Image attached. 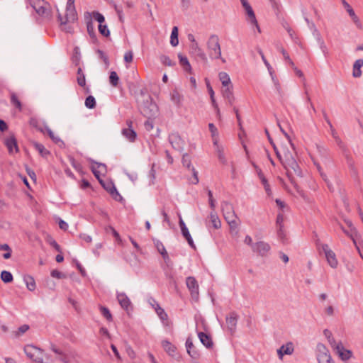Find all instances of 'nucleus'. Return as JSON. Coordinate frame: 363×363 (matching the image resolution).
I'll list each match as a JSON object with an SVG mask.
<instances>
[{
	"label": "nucleus",
	"mask_w": 363,
	"mask_h": 363,
	"mask_svg": "<svg viewBox=\"0 0 363 363\" xmlns=\"http://www.w3.org/2000/svg\"><path fill=\"white\" fill-rule=\"evenodd\" d=\"M24 352L27 357L36 363H53L54 360L43 350L32 345L25 346Z\"/></svg>",
	"instance_id": "f257e3e1"
},
{
	"label": "nucleus",
	"mask_w": 363,
	"mask_h": 363,
	"mask_svg": "<svg viewBox=\"0 0 363 363\" xmlns=\"http://www.w3.org/2000/svg\"><path fill=\"white\" fill-rule=\"evenodd\" d=\"M207 48L208 50L209 55L211 58H221V50L218 35L213 34L209 37L207 42Z\"/></svg>",
	"instance_id": "f03ea898"
},
{
	"label": "nucleus",
	"mask_w": 363,
	"mask_h": 363,
	"mask_svg": "<svg viewBox=\"0 0 363 363\" xmlns=\"http://www.w3.org/2000/svg\"><path fill=\"white\" fill-rule=\"evenodd\" d=\"M30 4L39 16L45 18H50V6L44 0H30Z\"/></svg>",
	"instance_id": "7ed1b4c3"
},
{
	"label": "nucleus",
	"mask_w": 363,
	"mask_h": 363,
	"mask_svg": "<svg viewBox=\"0 0 363 363\" xmlns=\"http://www.w3.org/2000/svg\"><path fill=\"white\" fill-rule=\"evenodd\" d=\"M319 249H320L325 254V257L328 264L333 269L337 268L338 261L336 258L335 252L329 247L327 244H320Z\"/></svg>",
	"instance_id": "20e7f679"
},
{
	"label": "nucleus",
	"mask_w": 363,
	"mask_h": 363,
	"mask_svg": "<svg viewBox=\"0 0 363 363\" xmlns=\"http://www.w3.org/2000/svg\"><path fill=\"white\" fill-rule=\"evenodd\" d=\"M141 113L147 118L155 117L158 113V108L155 103L147 101L140 107Z\"/></svg>",
	"instance_id": "39448f33"
},
{
	"label": "nucleus",
	"mask_w": 363,
	"mask_h": 363,
	"mask_svg": "<svg viewBox=\"0 0 363 363\" xmlns=\"http://www.w3.org/2000/svg\"><path fill=\"white\" fill-rule=\"evenodd\" d=\"M58 20L60 21L61 25H66L67 23H73L77 20V14L75 10V7H66L65 20L63 18L61 14L58 13Z\"/></svg>",
	"instance_id": "423d86ee"
},
{
	"label": "nucleus",
	"mask_w": 363,
	"mask_h": 363,
	"mask_svg": "<svg viewBox=\"0 0 363 363\" xmlns=\"http://www.w3.org/2000/svg\"><path fill=\"white\" fill-rule=\"evenodd\" d=\"M270 250V245L264 241L255 242V244L252 245V252L262 257L267 256Z\"/></svg>",
	"instance_id": "0eeeda50"
},
{
	"label": "nucleus",
	"mask_w": 363,
	"mask_h": 363,
	"mask_svg": "<svg viewBox=\"0 0 363 363\" xmlns=\"http://www.w3.org/2000/svg\"><path fill=\"white\" fill-rule=\"evenodd\" d=\"M30 124L32 127L35 128L40 133L43 135L48 134V136H54L52 130L45 124L38 121L35 118H31Z\"/></svg>",
	"instance_id": "6e6552de"
},
{
	"label": "nucleus",
	"mask_w": 363,
	"mask_h": 363,
	"mask_svg": "<svg viewBox=\"0 0 363 363\" xmlns=\"http://www.w3.org/2000/svg\"><path fill=\"white\" fill-rule=\"evenodd\" d=\"M30 124L32 127L35 128L40 133L43 135L48 134V136H54L52 130L45 124L38 121L35 118H31Z\"/></svg>",
	"instance_id": "1a4fd4ad"
},
{
	"label": "nucleus",
	"mask_w": 363,
	"mask_h": 363,
	"mask_svg": "<svg viewBox=\"0 0 363 363\" xmlns=\"http://www.w3.org/2000/svg\"><path fill=\"white\" fill-rule=\"evenodd\" d=\"M186 284L189 289L191 296L194 299H198L199 298V285L193 277H189L186 278Z\"/></svg>",
	"instance_id": "9d476101"
},
{
	"label": "nucleus",
	"mask_w": 363,
	"mask_h": 363,
	"mask_svg": "<svg viewBox=\"0 0 363 363\" xmlns=\"http://www.w3.org/2000/svg\"><path fill=\"white\" fill-rule=\"evenodd\" d=\"M221 208L225 220L237 216L234 208L230 202L223 201L221 203Z\"/></svg>",
	"instance_id": "9b49d317"
},
{
	"label": "nucleus",
	"mask_w": 363,
	"mask_h": 363,
	"mask_svg": "<svg viewBox=\"0 0 363 363\" xmlns=\"http://www.w3.org/2000/svg\"><path fill=\"white\" fill-rule=\"evenodd\" d=\"M315 352L318 362L332 357L326 346L320 342L317 344Z\"/></svg>",
	"instance_id": "f8f14e48"
},
{
	"label": "nucleus",
	"mask_w": 363,
	"mask_h": 363,
	"mask_svg": "<svg viewBox=\"0 0 363 363\" xmlns=\"http://www.w3.org/2000/svg\"><path fill=\"white\" fill-rule=\"evenodd\" d=\"M334 350L336 351V353L339 355L340 359L343 361L350 359L352 356V351L345 349L340 342L337 343Z\"/></svg>",
	"instance_id": "ddd939ff"
},
{
	"label": "nucleus",
	"mask_w": 363,
	"mask_h": 363,
	"mask_svg": "<svg viewBox=\"0 0 363 363\" xmlns=\"http://www.w3.org/2000/svg\"><path fill=\"white\" fill-rule=\"evenodd\" d=\"M190 53L198 59L206 62L207 57L203 50L199 46L198 43L191 44Z\"/></svg>",
	"instance_id": "4468645a"
},
{
	"label": "nucleus",
	"mask_w": 363,
	"mask_h": 363,
	"mask_svg": "<svg viewBox=\"0 0 363 363\" xmlns=\"http://www.w3.org/2000/svg\"><path fill=\"white\" fill-rule=\"evenodd\" d=\"M91 170L94 176L99 179L100 183L102 184L100 176L106 173V166L103 163L95 162V164L91 166Z\"/></svg>",
	"instance_id": "2eb2a0df"
},
{
	"label": "nucleus",
	"mask_w": 363,
	"mask_h": 363,
	"mask_svg": "<svg viewBox=\"0 0 363 363\" xmlns=\"http://www.w3.org/2000/svg\"><path fill=\"white\" fill-rule=\"evenodd\" d=\"M294 348L291 342L282 345L278 350L277 354L280 359H282L284 354L290 355L294 352Z\"/></svg>",
	"instance_id": "dca6fc26"
},
{
	"label": "nucleus",
	"mask_w": 363,
	"mask_h": 363,
	"mask_svg": "<svg viewBox=\"0 0 363 363\" xmlns=\"http://www.w3.org/2000/svg\"><path fill=\"white\" fill-rule=\"evenodd\" d=\"M85 19L86 20V29L89 36L94 40H96V35L94 30V27L91 18V13L89 12L85 13Z\"/></svg>",
	"instance_id": "f3484780"
},
{
	"label": "nucleus",
	"mask_w": 363,
	"mask_h": 363,
	"mask_svg": "<svg viewBox=\"0 0 363 363\" xmlns=\"http://www.w3.org/2000/svg\"><path fill=\"white\" fill-rule=\"evenodd\" d=\"M238 315L235 312L230 313L226 317V323L228 329L233 333L235 331L238 322Z\"/></svg>",
	"instance_id": "a211bd4d"
},
{
	"label": "nucleus",
	"mask_w": 363,
	"mask_h": 363,
	"mask_svg": "<svg viewBox=\"0 0 363 363\" xmlns=\"http://www.w3.org/2000/svg\"><path fill=\"white\" fill-rule=\"evenodd\" d=\"M245 14L247 15L246 20L252 25L255 26L257 28L258 31L260 32V29L255 14V12L252 8V6H250L249 8L246 9L245 10Z\"/></svg>",
	"instance_id": "6ab92c4d"
},
{
	"label": "nucleus",
	"mask_w": 363,
	"mask_h": 363,
	"mask_svg": "<svg viewBox=\"0 0 363 363\" xmlns=\"http://www.w3.org/2000/svg\"><path fill=\"white\" fill-rule=\"evenodd\" d=\"M77 74V82L78 85L83 87L86 93H89L90 89L88 86H86L85 74H84L81 67L78 68Z\"/></svg>",
	"instance_id": "aec40b11"
},
{
	"label": "nucleus",
	"mask_w": 363,
	"mask_h": 363,
	"mask_svg": "<svg viewBox=\"0 0 363 363\" xmlns=\"http://www.w3.org/2000/svg\"><path fill=\"white\" fill-rule=\"evenodd\" d=\"M170 99L177 107H181L182 106L184 96L178 91V90L174 89L170 93Z\"/></svg>",
	"instance_id": "412c9836"
},
{
	"label": "nucleus",
	"mask_w": 363,
	"mask_h": 363,
	"mask_svg": "<svg viewBox=\"0 0 363 363\" xmlns=\"http://www.w3.org/2000/svg\"><path fill=\"white\" fill-rule=\"evenodd\" d=\"M222 93L223 97L228 101V104L232 106L235 101V97L233 93V85L224 86Z\"/></svg>",
	"instance_id": "4be33fe9"
},
{
	"label": "nucleus",
	"mask_w": 363,
	"mask_h": 363,
	"mask_svg": "<svg viewBox=\"0 0 363 363\" xmlns=\"http://www.w3.org/2000/svg\"><path fill=\"white\" fill-rule=\"evenodd\" d=\"M256 169H257V175L259 178V179L261 180V182L262 184H263L264 186V190L267 193V194L270 196L272 194V190L270 189V186L267 180V179L265 178V177L264 176L262 172L261 171L260 169L257 168L255 165Z\"/></svg>",
	"instance_id": "5701e85b"
},
{
	"label": "nucleus",
	"mask_w": 363,
	"mask_h": 363,
	"mask_svg": "<svg viewBox=\"0 0 363 363\" xmlns=\"http://www.w3.org/2000/svg\"><path fill=\"white\" fill-rule=\"evenodd\" d=\"M4 143L6 145L10 153H14L18 151L17 142L15 140V138H6L4 141Z\"/></svg>",
	"instance_id": "b1692460"
},
{
	"label": "nucleus",
	"mask_w": 363,
	"mask_h": 363,
	"mask_svg": "<svg viewBox=\"0 0 363 363\" xmlns=\"http://www.w3.org/2000/svg\"><path fill=\"white\" fill-rule=\"evenodd\" d=\"M117 299H118L119 304L121 305V306L123 308H124L125 310L128 309V308L130 305V301L125 294H124V293L118 294Z\"/></svg>",
	"instance_id": "393cba45"
},
{
	"label": "nucleus",
	"mask_w": 363,
	"mask_h": 363,
	"mask_svg": "<svg viewBox=\"0 0 363 363\" xmlns=\"http://www.w3.org/2000/svg\"><path fill=\"white\" fill-rule=\"evenodd\" d=\"M162 346L169 355L172 357H174L176 355V347L168 340H162Z\"/></svg>",
	"instance_id": "a878e982"
},
{
	"label": "nucleus",
	"mask_w": 363,
	"mask_h": 363,
	"mask_svg": "<svg viewBox=\"0 0 363 363\" xmlns=\"http://www.w3.org/2000/svg\"><path fill=\"white\" fill-rule=\"evenodd\" d=\"M213 145L216 148V152L218 155V157L220 162L223 164L226 163V159L224 155V148L222 145L218 144V141L216 139L213 141Z\"/></svg>",
	"instance_id": "bb28decb"
},
{
	"label": "nucleus",
	"mask_w": 363,
	"mask_h": 363,
	"mask_svg": "<svg viewBox=\"0 0 363 363\" xmlns=\"http://www.w3.org/2000/svg\"><path fill=\"white\" fill-rule=\"evenodd\" d=\"M186 347L188 354L192 357V358H198L199 353L198 352L194 349V346L193 345V342L191 340V338H187L186 341Z\"/></svg>",
	"instance_id": "cd10ccee"
},
{
	"label": "nucleus",
	"mask_w": 363,
	"mask_h": 363,
	"mask_svg": "<svg viewBox=\"0 0 363 363\" xmlns=\"http://www.w3.org/2000/svg\"><path fill=\"white\" fill-rule=\"evenodd\" d=\"M199 338L201 342L207 348H211L213 347V342L210 336L203 332L199 333Z\"/></svg>",
	"instance_id": "c85d7f7f"
},
{
	"label": "nucleus",
	"mask_w": 363,
	"mask_h": 363,
	"mask_svg": "<svg viewBox=\"0 0 363 363\" xmlns=\"http://www.w3.org/2000/svg\"><path fill=\"white\" fill-rule=\"evenodd\" d=\"M363 66V59L357 60L353 65L352 76L355 78L362 75L361 67Z\"/></svg>",
	"instance_id": "c756f323"
},
{
	"label": "nucleus",
	"mask_w": 363,
	"mask_h": 363,
	"mask_svg": "<svg viewBox=\"0 0 363 363\" xmlns=\"http://www.w3.org/2000/svg\"><path fill=\"white\" fill-rule=\"evenodd\" d=\"M154 244H155V246L157 248V251L162 256L163 259L164 260L169 259L167 252L164 245L162 244V242L158 240H154Z\"/></svg>",
	"instance_id": "7c9ffc66"
},
{
	"label": "nucleus",
	"mask_w": 363,
	"mask_h": 363,
	"mask_svg": "<svg viewBox=\"0 0 363 363\" xmlns=\"http://www.w3.org/2000/svg\"><path fill=\"white\" fill-rule=\"evenodd\" d=\"M226 222L229 225L230 232H235L237 234L238 233V228L240 223L238 217L235 216V218L228 219L226 220Z\"/></svg>",
	"instance_id": "2f4dec72"
},
{
	"label": "nucleus",
	"mask_w": 363,
	"mask_h": 363,
	"mask_svg": "<svg viewBox=\"0 0 363 363\" xmlns=\"http://www.w3.org/2000/svg\"><path fill=\"white\" fill-rule=\"evenodd\" d=\"M209 218L214 228L218 229L221 227V222L215 212V210H212L210 213Z\"/></svg>",
	"instance_id": "473e14b6"
},
{
	"label": "nucleus",
	"mask_w": 363,
	"mask_h": 363,
	"mask_svg": "<svg viewBox=\"0 0 363 363\" xmlns=\"http://www.w3.org/2000/svg\"><path fill=\"white\" fill-rule=\"evenodd\" d=\"M350 11H349L347 13H348L350 17L351 18L352 22L354 23V25L356 26V27L358 29H362L363 26L362 24V22H361L360 19L359 18V17L356 15L354 9H350Z\"/></svg>",
	"instance_id": "72a5a7b5"
},
{
	"label": "nucleus",
	"mask_w": 363,
	"mask_h": 363,
	"mask_svg": "<svg viewBox=\"0 0 363 363\" xmlns=\"http://www.w3.org/2000/svg\"><path fill=\"white\" fill-rule=\"evenodd\" d=\"M218 77L223 86H228L232 85L230 78L226 72H220L218 74Z\"/></svg>",
	"instance_id": "f704fd0d"
},
{
	"label": "nucleus",
	"mask_w": 363,
	"mask_h": 363,
	"mask_svg": "<svg viewBox=\"0 0 363 363\" xmlns=\"http://www.w3.org/2000/svg\"><path fill=\"white\" fill-rule=\"evenodd\" d=\"M178 57L179 59V62L181 65L184 67V70L190 72L191 71V67L187 57L182 55L181 54L178 55Z\"/></svg>",
	"instance_id": "c9c22d12"
},
{
	"label": "nucleus",
	"mask_w": 363,
	"mask_h": 363,
	"mask_svg": "<svg viewBox=\"0 0 363 363\" xmlns=\"http://www.w3.org/2000/svg\"><path fill=\"white\" fill-rule=\"evenodd\" d=\"M170 43L173 47L178 45L179 40H178V28L177 26H174L172 30V33L170 36Z\"/></svg>",
	"instance_id": "e433bc0d"
},
{
	"label": "nucleus",
	"mask_w": 363,
	"mask_h": 363,
	"mask_svg": "<svg viewBox=\"0 0 363 363\" xmlns=\"http://www.w3.org/2000/svg\"><path fill=\"white\" fill-rule=\"evenodd\" d=\"M101 184L114 197L116 200L122 199L121 196L118 194L113 184H108V186H106L103 183Z\"/></svg>",
	"instance_id": "4c0bfd02"
},
{
	"label": "nucleus",
	"mask_w": 363,
	"mask_h": 363,
	"mask_svg": "<svg viewBox=\"0 0 363 363\" xmlns=\"http://www.w3.org/2000/svg\"><path fill=\"white\" fill-rule=\"evenodd\" d=\"M11 103L19 111L22 110V104L18 99L17 95L14 92H11Z\"/></svg>",
	"instance_id": "58836bf2"
},
{
	"label": "nucleus",
	"mask_w": 363,
	"mask_h": 363,
	"mask_svg": "<svg viewBox=\"0 0 363 363\" xmlns=\"http://www.w3.org/2000/svg\"><path fill=\"white\" fill-rule=\"evenodd\" d=\"M323 334H324L325 337L327 338L330 346L333 349L335 348V346H337V343L335 342L331 331L329 330L328 329H325L323 330Z\"/></svg>",
	"instance_id": "ea45409f"
},
{
	"label": "nucleus",
	"mask_w": 363,
	"mask_h": 363,
	"mask_svg": "<svg viewBox=\"0 0 363 363\" xmlns=\"http://www.w3.org/2000/svg\"><path fill=\"white\" fill-rule=\"evenodd\" d=\"M127 125L128 128H123L122 130V134L123 135V136H137L135 131L132 128V121H128Z\"/></svg>",
	"instance_id": "a19ab883"
},
{
	"label": "nucleus",
	"mask_w": 363,
	"mask_h": 363,
	"mask_svg": "<svg viewBox=\"0 0 363 363\" xmlns=\"http://www.w3.org/2000/svg\"><path fill=\"white\" fill-rule=\"evenodd\" d=\"M80 60H81V54H80L79 48L78 47H75L73 50L72 61L76 66H78L79 65Z\"/></svg>",
	"instance_id": "79ce46f5"
},
{
	"label": "nucleus",
	"mask_w": 363,
	"mask_h": 363,
	"mask_svg": "<svg viewBox=\"0 0 363 363\" xmlns=\"http://www.w3.org/2000/svg\"><path fill=\"white\" fill-rule=\"evenodd\" d=\"M1 279L4 283H10L13 281V275L10 272L4 270L1 273Z\"/></svg>",
	"instance_id": "37998d69"
},
{
	"label": "nucleus",
	"mask_w": 363,
	"mask_h": 363,
	"mask_svg": "<svg viewBox=\"0 0 363 363\" xmlns=\"http://www.w3.org/2000/svg\"><path fill=\"white\" fill-rule=\"evenodd\" d=\"M181 231H182V235L185 238V239L188 242L189 245L191 247L195 248V245H194L193 239H192V238H191V236L190 235L189 229L186 228V229H184V230H181Z\"/></svg>",
	"instance_id": "c03bdc74"
},
{
	"label": "nucleus",
	"mask_w": 363,
	"mask_h": 363,
	"mask_svg": "<svg viewBox=\"0 0 363 363\" xmlns=\"http://www.w3.org/2000/svg\"><path fill=\"white\" fill-rule=\"evenodd\" d=\"M160 320L162 321L163 324L165 325H168V315L167 313L164 311L163 308L159 309L158 311L156 312Z\"/></svg>",
	"instance_id": "a18cd8bd"
},
{
	"label": "nucleus",
	"mask_w": 363,
	"mask_h": 363,
	"mask_svg": "<svg viewBox=\"0 0 363 363\" xmlns=\"http://www.w3.org/2000/svg\"><path fill=\"white\" fill-rule=\"evenodd\" d=\"M109 82L113 86H117L119 82V77L115 71H111L109 76Z\"/></svg>",
	"instance_id": "49530a36"
},
{
	"label": "nucleus",
	"mask_w": 363,
	"mask_h": 363,
	"mask_svg": "<svg viewBox=\"0 0 363 363\" xmlns=\"http://www.w3.org/2000/svg\"><path fill=\"white\" fill-rule=\"evenodd\" d=\"M0 250L6 251V253L3 255V257L6 259H9L11 256V249L7 244L0 245Z\"/></svg>",
	"instance_id": "de8ad7c7"
},
{
	"label": "nucleus",
	"mask_w": 363,
	"mask_h": 363,
	"mask_svg": "<svg viewBox=\"0 0 363 363\" xmlns=\"http://www.w3.org/2000/svg\"><path fill=\"white\" fill-rule=\"evenodd\" d=\"M85 106L88 108H94L96 106V100L93 96H89L86 98Z\"/></svg>",
	"instance_id": "09e8293b"
},
{
	"label": "nucleus",
	"mask_w": 363,
	"mask_h": 363,
	"mask_svg": "<svg viewBox=\"0 0 363 363\" xmlns=\"http://www.w3.org/2000/svg\"><path fill=\"white\" fill-rule=\"evenodd\" d=\"M100 311L102 315L108 321L112 320V315L108 308L104 306L100 307Z\"/></svg>",
	"instance_id": "8fccbe9b"
},
{
	"label": "nucleus",
	"mask_w": 363,
	"mask_h": 363,
	"mask_svg": "<svg viewBox=\"0 0 363 363\" xmlns=\"http://www.w3.org/2000/svg\"><path fill=\"white\" fill-rule=\"evenodd\" d=\"M34 146L43 157H45L49 154V151L47 150L43 145L39 143H34Z\"/></svg>",
	"instance_id": "3c124183"
},
{
	"label": "nucleus",
	"mask_w": 363,
	"mask_h": 363,
	"mask_svg": "<svg viewBox=\"0 0 363 363\" xmlns=\"http://www.w3.org/2000/svg\"><path fill=\"white\" fill-rule=\"evenodd\" d=\"M91 16L99 23V24L103 23L105 21L104 16L98 11H93L91 13Z\"/></svg>",
	"instance_id": "603ef678"
},
{
	"label": "nucleus",
	"mask_w": 363,
	"mask_h": 363,
	"mask_svg": "<svg viewBox=\"0 0 363 363\" xmlns=\"http://www.w3.org/2000/svg\"><path fill=\"white\" fill-rule=\"evenodd\" d=\"M160 61L164 65H167V66H169V67L174 66L175 65V63L173 62L170 60V58L166 55H162L160 57Z\"/></svg>",
	"instance_id": "864d4df0"
},
{
	"label": "nucleus",
	"mask_w": 363,
	"mask_h": 363,
	"mask_svg": "<svg viewBox=\"0 0 363 363\" xmlns=\"http://www.w3.org/2000/svg\"><path fill=\"white\" fill-rule=\"evenodd\" d=\"M99 33L106 37H108L110 35V32L106 25H103L102 23L99 25Z\"/></svg>",
	"instance_id": "5fc2aeb1"
},
{
	"label": "nucleus",
	"mask_w": 363,
	"mask_h": 363,
	"mask_svg": "<svg viewBox=\"0 0 363 363\" xmlns=\"http://www.w3.org/2000/svg\"><path fill=\"white\" fill-rule=\"evenodd\" d=\"M26 282L27 288L30 291H33L35 289V283L34 279L32 277H28L25 279Z\"/></svg>",
	"instance_id": "6e6d98bb"
},
{
	"label": "nucleus",
	"mask_w": 363,
	"mask_h": 363,
	"mask_svg": "<svg viewBox=\"0 0 363 363\" xmlns=\"http://www.w3.org/2000/svg\"><path fill=\"white\" fill-rule=\"evenodd\" d=\"M312 26H313V27H314L313 35H315V38H316V40H317V42H318V45H320V44H322V43H325V42H324V40H323V38H322V37H321L320 33H319V31L316 29V28H315V26L314 23H312Z\"/></svg>",
	"instance_id": "4d7b16f0"
},
{
	"label": "nucleus",
	"mask_w": 363,
	"mask_h": 363,
	"mask_svg": "<svg viewBox=\"0 0 363 363\" xmlns=\"http://www.w3.org/2000/svg\"><path fill=\"white\" fill-rule=\"evenodd\" d=\"M208 202L212 210H215L216 201L213 198V193L211 190L208 191Z\"/></svg>",
	"instance_id": "13d9d810"
},
{
	"label": "nucleus",
	"mask_w": 363,
	"mask_h": 363,
	"mask_svg": "<svg viewBox=\"0 0 363 363\" xmlns=\"http://www.w3.org/2000/svg\"><path fill=\"white\" fill-rule=\"evenodd\" d=\"M182 164L184 167H187L189 169H190L192 167L191 165V161L189 160V157L188 155H183Z\"/></svg>",
	"instance_id": "bf43d9fd"
},
{
	"label": "nucleus",
	"mask_w": 363,
	"mask_h": 363,
	"mask_svg": "<svg viewBox=\"0 0 363 363\" xmlns=\"http://www.w3.org/2000/svg\"><path fill=\"white\" fill-rule=\"evenodd\" d=\"M96 52L99 54V57L104 61V62L108 66L109 61L106 54L101 50H97Z\"/></svg>",
	"instance_id": "052dcab7"
},
{
	"label": "nucleus",
	"mask_w": 363,
	"mask_h": 363,
	"mask_svg": "<svg viewBox=\"0 0 363 363\" xmlns=\"http://www.w3.org/2000/svg\"><path fill=\"white\" fill-rule=\"evenodd\" d=\"M114 9L118 16L119 21L123 23L124 21L123 15V9L121 7L117 6L116 4L114 5Z\"/></svg>",
	"instance_id": "680f3d73"
},
{
	"label": "nucleus",
	"mask_w": 363,
	"mask_h": 363,
	"mask_svg": "<svg viewBox=\"0 0 363 363\" xmlns=\"http://www.w3.org/2000/svg\"><path fill=\"white\" fill-rule=\"evenodd\" d=\"M189 170L192 172L193 174V178L191 179L190 182L191 184H196L197 183H199L198 172L194 167H191Z\"/></svg>",
	"instance_id": "e2e57ef3"
},
{
	"label": "nucleus",
	"mask_w": 363,
	"mask_h": 363,
	"mask_svg": "<svg viewBox=\"0 0 363 363\" xmlns=\"http://www.w3.org/2000/svg\"><path fill=\"white\" fill-rule=\"evenodd\" d=\"M133 59V53L131 50L127 51L124 55V61L127 63L132 62Z\"/></svg>",
	"instance_id": "0e129e2a"
},
{
	"label": "nucleus",
	"mask_w": 363,
	"mask_h": 363,
	"mask_svg": "<svg viewBox=\"0 0 363 363\" xmlns=\"http://www.w3.org/2000/svg\"><path fill=\"white\" fill-rule=\"evenodd\" d=\"M284 216L281 213H279L277 217L276 223L277 227L284 228Z\"/></svg>",
	"instance_id": "69168bd1"
},
{
	"label": "nucleus",
	"mask_w": 363,
	"mask_h": 363,
	"mask_svg": "<svg viewBox=\"0 0 363 363\" xmlns=\"http://www.w3.org/2000/svg\"><path fill=\"white\" fill-rule=\"evenodd\" d=\"M280 50H281V53H282V55H283V56H284V59H285L286 60H287V61L289 62V64H290L292 67H294V62H292V60L290 59L289 55H288V53L286 52V51L283 48H281L280 49Z\"/></svg>",
	"instance_id": "338daca9"
},
{
	"label": "nucleus",
	"mask_w": 363,
	"mask_h": 363,
	"mask_svg": "<svg viewBox=\"0 0 363 363\" xmlns=\"http://www.w3.org/2000/svg\"><path fill=\"white\" fill-rule=\"evenodd\" d=\"M51 276L57 279H62L65 277V275L57 269H54L51 272Z\"/></svg>",
	"instance_id": "774afa93"
}]
</instances>
